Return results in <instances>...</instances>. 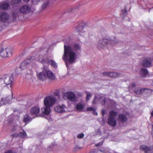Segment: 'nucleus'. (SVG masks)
Returning <instances> with one entry per match:
<instances>
[{
	"instance_id": "obj_47",
	"label": "nucleus",
	"mask_w": 153,
	"mask_h": 153,
	"mask_svg": "<svg viewBox=\"0 0 153 153\" xmlns=\"http://www.w3.org/2000/svg\"><path fill=\"white\" fill-rule=\"evenodd\" d=\"M151 115L153 117V110L151 112Z\"/></svg>"
},
{
	"instance_id": "obj_50",
	"label": "nucleus",
	"mask_w": 153,
	"mask_h": 153,
	"mask_svg": "<svg viewBox=\"0 0 153 153\" xmlns=\"http://www.w3.org/2000/svg\"><path fill=\"white\" fill-rule=\"evenodd\" d=\"M99 150L100 151V152H103V151H102V150H101V149H99Z\"/></svg>"
},
{
	"instance_id": "obj_22",
	"label": "nucleus",
	"mask_w": 153,
	"mask_h": 153,
	"mask_svg": "<svg viewBox=\"0 0 153 153\" xmlns=\"http://www.w3.org/2000/svg\"><path fill=\"white\" fill-rule=\"evenodd\" d=\"M117 112L114 111V110H112L110 111L109 113V118H115L117 116Z\"/></svg>"
},
{
	"instance_id": "obj_1",
	"label": "nucleus",
	"mask_w": 153,
	"mask_h": 153,
	"mask_svg": "<svg viewBox=\"0 0 153 153\" xmlns=\"http://www.w3.org/2000/svg\"><path fill=\"white\" fill-rule=\"evenodd\" d=\"M64 52L63 56V59L65 62L68 61L72 63L75 61L76 56V53L72 51V48L70 46L64 45Z\"/></svg>"
},
{
	"instance_id": "obj_25",
	"label": "nucleus",
	"mask_w": 153,
	"mask_h": 153,
	"mask_svg": "<svg viewBox=\"0 0 153 153\" xmlns=\"http://www.w3.org/2000/svg\"><path fill=\"white\" fill-rule=\"evenodd\" d=\"M32 119L28 115L26 114L23 117V121L24 122L27 123L29 122Z\"/></svg>"
},
{
	"instance_id": "obj_20",
	"label": "nucleus",
	"mask_w": 153,
	"mask_h": 153,
	"mask_svg": "<svg viewBox=\"0 0 153 153\" xmlns=\"http://www.w3.org/2000/svg\"><path fill=\"white\" fill-rule=\"evenodd\" d=\"M140 75L142 77H146L148 74V72L147 69L142 68L140 73Z\"/></svg>"
},
{
	"instance_id": "obj_19",
	"label": "nucleus",
	"mask_w": 153,
	"mask_h": 153,
	"mask_svg": "<svg viewBox=\"0 0 153 153\" xmlns=\"http://www.w3.org/2000/svg\"><path fill=\"white\" fill-rule=\"evenodd\" d=\"M13 135L14 137H19L22 138H23L27 136V134L25 131L23 130L22 132H20L19 133H16Z\"/></svg>"
},
{
	"instance_id": "obj_3",
	"label": "nucleus",
	"mask_w": 153,
	"mask_h": 153,
	"mask_svg": "<svg viewBox=\"0 0 153 153\" xmlns=\"http://www.w3.org/2000/svg\"><path fill=\"white\" fill-rule=\"evenodd\" d=\"M13 52V49L12 48L7 47L1 49L0 55L2 58H8L11 56Z\"/></svg>"
},
{
	"instance_id": "obj_24",
	"label": "nucleus",
	"mask_w": 153,
	"mask_h": 153,
	"mask_svg": "<svg viewBox=\"0 0 153 153\" xmlns=\"http://www.w3.org/2000/svg\"><path fill=\"white\" fill-rule=\"evenodd\" d=\"M35 59V57L33 56H32L30 58H27L24 60L26 64L28 65L33 62Z\"/></svg>"
},
{
	"instance_id": "obj_27",
	"label": "nucleus",
	"mask_w": 153,
	"mask_h": 153,
	"mask_svg": "<svg viewBox=\"0 0 153 153\" xmlns=\"http://www.w3.org/2000/svg\"><path fill=\"white\" fill-rule=\"evenodd\" d=\"M45 107L44 108V113L45 114H49L51 111V106H45Z\"/></svg>"
},
{
	"instance_id": "obj_21",
	"label": "nucleus",
	"mask_w": 153,
	"mask_h": 153,
	"mask_svg": "<svg viewBox=\"0 0 153 153\" xmlns=\"http://www.w3.org/2000/svg\"><path fill=\"white\" fill-rule=\"evenodd\" d=\"M148 89L146 88H142L140 89H135L134 90L135 93L137 95H141L144 91L146 90H148Z\"/></svg>"
},
{
	"instance_id": "obj_38",
	"label": "nucleus",
	"mask_w": 153,
	"mask_h": 153,
	"mask_svg": "<svg viewBox=\"0 0 153 153\" xmlns=\"http://www.w3.org/2000/svg\"><path fill=\"white\" fill-rule=\"evenodd\" d=\"M94 109H95L94 108H92L88 107L87 108V111H93Z\"/></svg>"
},
{
	"instance_id": "obj_16",
	"label": "nucleus",
	"mask_w": 153,
	"mask_h": 153,
	"mask_svg": "<svg viewBox=\"0 0 153 153\" xmlns=\"http://www.w3.org/2000/svg\"><path fill=\"white\" fill-rule=\"evenodd\" d=\"M108 124L112 127L115 126L117 124V121L115 118H109L108 120Z\"/></svg>"
},
{
	"instance_id": "obj_7",
	"label": "nucleus",
	"mask_w": 153,
	"mask_h": 153,
	"mask_svg": "<svg viewBox=\"0 0 153 153\" xmlns=\"http://www.w3.org/2000/svg\"><path fill=\"white\" fill-rule=\"evenodd\" d=\"M140 149L146 153H153V145L149 147L145 145H142L140 146Z\"/></svg>"
},
{
	"instance_id": "obj_26",
	"label": "nucleus",
	"mask_w": 153,
	"mask_h": 153,
	"mask_svg": "<svg viewBox=\"0 0 153 153\" xmlns=\"http://www.w3.org/2000/svg\"><path fill=\"white\" fill-rule=\"evenodd\" d=\"M47 64H50L55 68H56L57 67V66L56 62L52 59H48Z\"/></svg>"
},
{
	"instance_id": "obj_2",
	"label": "nucleus",
	"mask_w": 153,
	"mask_h": 153,
	"mask_svg": "<svg viewBox=\"0 0 153 153\" xmlns=\"http://www.w3.org/2000/svg\"><path fill=\"white\" fill-rule=\"evenodd\" d=\"M37 76L39 79L42 80H44L46 77L53 80L55 79V76L53 73L50 71L43 69L42 71L37 73Z\"/></svg>"
},
{
	"instance_id": "obj_49",
	"label": "nucleus",
	"mask_w": 153,
	"mask_h": 153,
	"mask_svg": "<svg viewBox=\"0 0 153 153\" xmlns=\"http://www.w3.org/2000/svg\"><path fill=\"white\" fill-rule=\"evenodd\" d=\"M2 80L0 79V83L1 82V81H2Z\"/></svg>"
},
{
	"instance_id": "obj_5",
	"label": "nucleus",
	"mask_w": 153,
	"mask_h": 153,
	"mask_svg": "<svg viewBox=\"0 0 153 153\" xmlns=\"http://www.w3.org/2000/svg\"><path fill=\"white\" fill-rule=\"evenodd\" d=\"M48 58L45 55H39L36 58H35V60H36L43 64H47Z\"/></svg>"
},
{
	"instance_id": "obj_36",
	"label": "nucleus",
	"mask_w": 153,
	"mask_h": 153,
	"mask_svg": "<svg viewBox=\"0 0 153 153\" xmlns=\"http://www.w3.org/2000/svg\"><path fill=\"white\" fill-rule=\"evenodd\" d=\"M53 95L59 97V93L58 91H56L53 93Z\"/></svg>"
},
{
	"instance_id": "obj_12",
	"label": "nucleus",
	"mask_w": 153,
	"mask_h": 153,
	"mask_svg": "<svg viewBox=\"0 0 153 153\" xmlns=\"http://www.w3.org/2000/svg\"><path fill=\"white\" fill-rule=\"evenodd\" d=\"M40 111L39 108L37 107H33L31 108L30 113L31 115H34L36 117L38 116Z\"/></svg>"
},
{
	"instance_id": "obj_34",
	"label": "nucleus",
	"mask_w": 153,
	"mask_h": 153,
	"mask_svg": "<svg viewBox=\"0 0 153 153\" xmlns=\"http://www.w3.org/2000/svg\"><path fill=\"white\" fill-rule=\"evenodd\" d=\"M49 3L48 1H47L46 2H44L42 6V8L43 9H44L46 7L48 6Z\"/></svg>"
},
{
	"instance_id": "obj_31",
	"label": "nucleus",
	"mask_w": 153,
	"mask_h": 153,
	"mask_svg": "<svg viewBox=\"0 0 153 153\" xmlns=\"http://www.w3.org/2000/svg\"><path fill=\"white\" fill-rule=\"evenodd\" d=\"M74 48L75 50H79L81 47L78 44H75L74 45Z\"/></svg>"
},
{
	"instance_id": "obj_35",
	"label": "nucleus",
	"mask_w": 153,
	"mask_h": 153,
	"mask_svg": "<svg viewBox=\"0 0 153 153\" xmlns=\"http://www.w3.org/2000/svg\"><path fill=\"white\" fill-rule=\"evenodd\" d=\"M84 134L83 133H80V134H78L77 135V137L78 138L81 139V138H83V137H84Z\"/></svg>"
},
{
	"instance_id": "obj_37",
	"label": "nucleus",
	"mask_w": 153,
	"mask_h": 153,
	"mask_svg": "<svg viewBox=\"0 0 153 153\" xmlns=\"http://www.w3.org/2000/svg\"><path fill=\"white\" fill-rule=\"evenodd\" d=\"M103 143H104V140H103L102 141V142H99V143H98L96 144L95 145V146L96 147H98L102 145V144Z\"/></svg>"
},
{
	"instance_id": "obj_18",
	"label": "nucleus",
	"mask_w": 153,
	"mask_h": 153,
	"mask_svg": "<svg viewBox=\"0 0 153 153\" xmlns=\"http://www.w3.org/2000/svg\"><path fill=\"white\" fill-rule=\"evenodd\" d=\"M65 105L64 104H62L61 106L58 105L56 107L54 108V109L56 112L60 113L65 111Z\"/></svg>"
},
{
	"instance_id": "obj_42",
	"label": "nucleus",
	"mask_w": 153,
	"mask_h": 153,
	"mask_svg": "<svg viewBox=\"0 0 153 153\" xmlns=\"http://www.w3.org/2000/svg\"><path fill=\"white\" fill-rule=\"evenodd\" d=\"M131 85L132 88L135 87L136 86V85L135 82H132L131 83Z\"/></svg>"
},
{
	"instance_id": "obj_39",
	"label": "nucleus",
	"mask_w": 153,
	"mask_h": 153,
	"mask_svg": "<svg viewBox=\"0 0 153 153\" xmlns=\"http://www.w3.org/2000/svg\"><path fill=\"white\" fill-rule=\"evenodd\" d=\"M4 153H16V152H13V151L10 150L6 151Z\"/></svg>"
},
{
	"instance_id": "obj_30",
	"label": "nucleus",
	"mask_w": 153,
	"mask_h": 153,
	"mask_svg": "<svg viewBox=\"0 0 153 153\" xmlns=\"http://www.w3.org/2000/svg\"><path fill=\"white\" fill-rule=\"evenodd\" d=\"M27 65L24 61L21 63L20 66V68L23 70L26 67Z\"/></svg>"
},
{
	"instance_id": "obj_33",
	"label": "nucleus",
	"mask_w": 153,
	"mask_h": 153,
	"mask_svg": "<svg viewBox=\"0 0 153 153\" xmlns=\"http://www.w3.org/2000/svg\"><path fill=\"white\" fill-rule=\"evenodd\" d=\"M101 99V100H100V101L102 105H104L106 102V99L104 97H102Z\"/></svg>"
},
{
	"instance_id": "obj_40",
	"label": "nucleus",
	"mask_w": 153,
	"mask_h": 153,
	"mask_svg": "<svg viewBox=\"0 0 153 153\" xmlns=\"http://www.w3.org/2000/svg\"><path fill=\"white\" fill-rule=\"evenodd\" d=\"M13 19H15V18L17 16V14L16 13H13Z\"/></svg>"
},
{
	"instance_id": "obj_14",
	"label": "nucleus",
	"mask_w": 153,
	"mask_h": 153,
	"mask_svg": "<svg viewBox=\"0 0 153 153\" xmlns=\"http://www.w3.org/2000/svg\"><path fill=\"white\" fill-rule=\"evenodd\" d=\"M152 62V60L151 58L145 59L143 61V66L145 68L149 67L151 65Z\"/></svg>"
},
{
	"instance_id": "obj_13",
	"label": "nucleus",
	"mask_w": 153,
	"mask_h": 153,
	"mask_svg": "<svg viewBox=\"0 0 153 153\" xmlns=\"http://www.w3.org/2000/svg\"><path fill=\"white\" fill-rule=\"evenodd\" d=\"M113 42L111 40L107 39L104 38L102 40H100L99 41V42L100 44V46H104L107 44H111Z\"/></svg>"
},
{
	"instance_id": "obj_15",
	"label": "nucleus",
	"mask_w": 153,
	"mask_h": 153,
	"mask_svg": "<svg viewBox=\"0 0 153 153\" xmlns=\"http://www.w3.org/2000/svg\"><path fill=\"white\" fill-rule=\"evenodd\" d=\"M102 74L104 76L114 78L116 77L119 76L118 73L114 72H104L102 73Z\"/></svg>"
},
{
	"instance_id": "obj_46",
	"label": "nucleus",
	"mask_w": 153,
	"mask_h": 153,
	"mask_svg": "<svg viewBox=\"0 0 153 153\" xmlns=\"http://www.w3.org/2000/svg\"><path fill=\"white\" fill-rule=\"evenodd\" d=\"M30 0H23V1L25 2H28Z\"/></svg>"
},
{
	"instance_id": "obj_23",
	"label": "nucleus",
	"mask_w": 153,
	"mask_h": 153,
	"mask_svg": "<svg viewBox=\"0 0 153 153\" xmlns=\"http://www.w3.org/2000/svg\"><path fill=\"white\" fill-rule=\"evenodd\" d=\"M9 7L8 3L4 2L0 4V9L3 10H7Z\"/></svg>"
},
{
	"instance_id": "obj_41",
	"label": "nucleus",
	"mask_w": 153,
	"mask_h": 153,
	"mask_svg": "<svg viewBox=\"0 0 153 153\" xmlns=\"http://www.w3.org/2000/svg\"><path fill=\"white\" fill-rule=\"evenodd\" d=\"M122 12L124 14L125 13L126 14H127V10L125 8L124 10H122Z\"/></svg>"
},
{
	"instance_id": "obj_32",
	"label": "nucleus",
	"mask_w": 153,
	"mask_h": 153,
	"mask_svg": "<svg viewBox=\"0 0 153 153\" xmlns=\"http://www.w3.org/2000/svg\"><path fill=\"white\" fill-rule=\"evenodd\" d=\"M86 94L87 96L86 98V100L87 102L89 100L90 98L92 97V94L88 92Z\"/></svg>"
},
{
	"instance_id": "obj_17",
	"label": "nucleus",
	"mask_w": 153,
	"mask_h": 153,
	"mask_svg": "<svg viewBox=\"0 0 153 153\" xmlns=\"http://www.w3.org/2000/svg\"><path fill=\"white\" fill-rule=\"evenodd\" d=\"M118 119L123 123H125L127 121L128 118L126 114H121L119 115Z\"/></svg>"
},
{
	"instance_id": "obj_29",
	"label": "nucleus",
	"mask_w": 153,
	"mask_h": 153,
	"mask_svg": "<svg viewBox=\"0 0 153 153\" xmlns=\"http://www.w3.org/2000/svg\"><path fill=\"white\" fill-rule=\"evenodd\" d=\"M21 0H12V4L13 6H15L21 2Z\"/></svg>"
},
{
	"instance_id": "obj_9",
	"label": "nucleus",
	"mask_w": 153,
	"mask_h": 153,
	"mask_svg": "<svg viewBox=\"0 0 153 153\" xmlns=\"http://www.w3.org/2000/svg\"><path fill=\"white\" fill-rule=\"evenodd\" d=\"M67 99L71 101L74 102L76 100V96L72 92H68L65 94Z\"/></svg>"
},
{
	"instance_id": "obj_45",
	"label": "nucleus",
	"mask_w": 153,
	"mask_h": 153,
	"mask_svg": "<svg viewBox=\"0 0 153 153\" xmlns=\"http://www.w3.org/2000/svg\"><path fill=\"white\" fill-rule=\"evenodd\" d=\"M95 99H96V97H95L94 98V100L92 102V103L94 104H95L96 103V102H95Z\"/></svg>"
},
{
	"instance_id": "obj_51",
	"label": "nucleus",
	"mask_w": 153,
	"mask_h": 153,
	"mask_svg": "<svg viewBox=\"0 0 153 153\" xmlns=\"http://www.w3.org/2000/svg\"><path fill=\"white\" fill-rule=\"evenodd\" d=\"M152 129L153 130V125H152Z\"/></svg>"
},
{
	"instance_id": "obj_44",
	"label": "nucleus",
	"mask_w": 153,
	"mask_h": 153,
	"mask_svg": "<svg viewBox=\"0 0 153 153\" xmlns=\"http://www.w3.org/2000/svg\"><path fill=\"white\" fill-rule=\"evenodd\" d=\"M93 113L94 115H97V113L95 109L93 111Z\"/></svg>"
},
{
	"instance_id": "obj_8",
	"label": "nucleus",
	"mask_w": 153,
	"mask_h": 153,
	"mask_svg": "<svg viewBox=\"0 0 153 153\" xmlns=\"http://www.w3.org/2000/svg\"><path fill=\"white\" fill-rule=\"evenodd\" d=\"M9 15L7 13L4 12L0 14V19L1 22H6L8 20Z\"/></svg>"
},
{
	"instance_id": "obj_6",
	"label": "nucleus",
	"mask_w": 153,
	"mask_h": 153,
	"mask_svg": "<svg viewBox=\"0 0 153 153\" xmlns=\"http://www.w3.org/2000/svg\"><path fill=\"white\" fill-rule=\"evenodd\" d=\"M87 25L85 22L81 23L79 25L77 26L76 29V31L80 34V33H83L85 31Z\"/></svg>"
},
{
	"instance_id": "obj_43",
	"label": "nucleus",
	"mask_w": 153,
	"mask_h": 153,
	"mask_svg": "<svg viewBox=\"0 0 153 153\" xmlns=\"http://www.w3.org/2000/svg\"><path fill=\"white\" fill-rule=\"evenodd\" d=\"M102 114L103 116H104L105 114V111L104 109H102Z\"/></svg>"
},
{
	"instance_id": "obj_11",
	"label": "nucleus",
	"mask_w": 153,
	"mask_h": 153,
	"mask_svg": "<svg viewBox=\"0 0 153 153\" xmlns=\"http://www.w3.org/2000/svg\"><path fill=\"white\" fill-rule=\"evenodd\" d=\"M13 80V75L7 76L4 79V82L6 85H10V87H11L12 86L11 84Z\"/></svg>"
},
{
	"instance_id": "obj_4",
	"label": "nucleus",
	"mask_w": 153,
	"mask_h": 153,
	"mask_svg": "<svg viewBox=\"0 0 153 153\" xmlns=\"http://www.w3.org/2000/svg\"><path fill=\"white\" fill-rule=\"evenodd\" d=\"M56 102V99L53 96H48L44 99V102L45 106H52Z\"/></svg>"
},
{
	"instance_id": "obj_48",
	"label": "nucleus",
	"mask_w": 153,
	"mask_h": 153,
	"mask_svg": "<svg viewBox=\"0 0 153 153\" xmlns=\"http://www.w3.org/2000/svg\"><path fill=\"white\" fill-rule=\"evenodd\" d=\"M89 153H95V152L94 151H92L90 152Z\"/></svg>"
},
{
	"instance_id": "obj_10",
	"label": "nucleus",
	"mask_w": 153,
	"mask_h": 153,
	"mask_svg": "<svg viewBox=\"0 0 153 153\" xmlns=\"http://www.w3.org/2000/svg\"><path fill=\"white\" fill-rule=\"evenodd\" d=\"M30 10V8L27 5L22 6L19 10V12L23 14H27L29 13Z\"/></svg>"
},
{
	"instance_id": "obj_28",
	"label": "nucleus",
	"mask_w": 153,
	"mask_h": 153,
	"mask_svg": "<svg viewBox=\"0 0 153 153\" xmlns=\"http://www.w3.org/2000/svg\"><path fill=\"white\" fill-rule=\"evenodd\" d=\"M84 108V106L81 103H78L76 104V108L78 111H81L83 110Z\"/></svg>"
}]
</instances>
